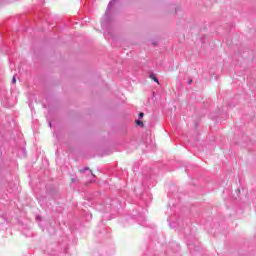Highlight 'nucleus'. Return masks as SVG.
Returning <instances> with one entry per match:
<instances>
[{
  "label": "nucleus",
  "mask_w": 256,
  "mask_h": 256,
  "mask_svg": "<svg viewBox=\"0 0 256 256\" xmlns=\"http://www.w3.org/2000/svg\"><path fill=\"white\" fill-rule=\"evenodd\" d=\"M12 82L17 83V79H15V77H13Z\"/></svg>",
  "instance_id": "nucleus-4"
},
{
  "label": "nucleus",
  "mask_w": 256,
  "mask_h": 256,
  "mask_svg": "<svg viewBox=\"0 0 256 256\" xmlns=\"http://www.w3.org/2000/svg\"><path fill=\"white\" fill-rule=\"evenodd\" d=\"M136 125H139L140 127H143V122L140 120H136Z\"/></svg>",
  "instance_id": "nucleus-2"
},
{
  "label": "nucleus",
  "mask_w": 256,
  "mask_h": 256,
  "mask_svg": "<svg viewBox=\"0 0 256 256\" xmlns=\"http://www.w3.org/2000/svg\"><path fill=\"white\" fill-rule=\"evenodd\" d=\"M84 171H89V167L84 168Z\"/></svg>",
  "instance_id": "nucleus-6"
},
{
  "label": "nucleus",
  "mask_w": 256,
  "mask_h": 256,
  "mask_svg": "<svg viewBox=\"0 0 256 256\" xmlns=\"http://www.w3.org/2000/svg\"><path fill=\"white\" fill-rule=\"evenodd\" d=\"M150 79H153V81H155V83H159V78L155 77V75H151Z\"/></svg>",
  "instance_id": "nucleus-1"
},
{
  "label": "nucleus",
  "mask_w": 256,
  "mask_h": 256,
  "mask_svg": "<svg viewBox=\"0 0 256 256\" xmlns=\"http://www.w3.org/2000/svg\"><path fill=\"white\" fill-rule=\"evenodd\" d=\"M80 171V173H83V171H85V170H79Z\"/></svg>",
  "instance_id": "nucleus-7"
},
{
  "label": "nucleus",
  "mask_w": 256,
  "mask_h": 256,
  "mask_svg": "<svg viewBox=\"0 0 256 256\" xmlns=\"http://www.w3.org/2000/svg\"><path fill=\"white\" fill-rule=\"evenodd\" d=\"M144 115H145V114H144V113H142V112H141V113H139V118H140V119H141V118H143V117H144Z\"/></svg>",
  "instance_id": "nucleus-3"
},
{
  "label": "nucleus",
  "mask_w": 256,
  "mask_h": 256,
  "mask_svg": "<svg viewBox=\"0 0 256 256\" xmlns=\"http://www.w3.org/2000/svg\"><path fill=\"white\" fill-rule=\"evenodd\" d=\"M71 183H75V181H76V179H74V178H71Z\"/></svg>",
  "instance_id": "nucleus-5"
}]
</instances>
